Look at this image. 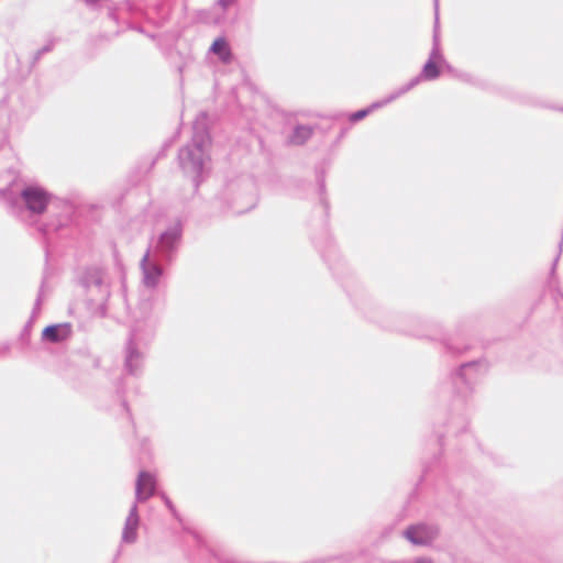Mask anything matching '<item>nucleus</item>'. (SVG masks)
<instances>
[{
  "mask_svg": "<svg viewBox=\"0 0 563 563\" xmlns=\"http://www.w3.org/2000/svg\"><path fill=\"white\" fill-rule=\"evenodd\" d=\"M211 51L217 54L222 62L229 63L231 60V51L229 44L223 37L214 40Z\"/></svg>",
  "mask_w": 563,
  "mask_h": 563,
  "instance_id": "5",
  "label": "nucleus"
},
{
  "mask_svg": "<svg viewBox=\"0 0 563 563\" xmlns=\"http://www.w3.org/2000/svg\"><path fill=\"white\" fill-rule=\"evenodd\" d=\"M155 478L147 472H141L136 481V496L141 500H146L155 492Z\"/></svg>",
  "mask_w": 563,
  "mask_h": 563,
  "instance_id": "2",
  "label": "nucleus"
},
{
  "mask_svg": "<svg viewBox=\"0 0 563 563\" xmlns=\"http://www.w3.org/2000/svg\"><path fill=\"white\" fill-rule=\"evenodd\" d=\"M71 334V327L68 323L54 324L46 327L43 332V339L49 342H62L68 339Z\"/></svg>",
  "mask_w": 563,
  "mask_h": 563,
  "instance_id": "3",
  "label": "nucleus"
},
{
  "mask_svg": "<svg viewBox=\"0 0 563 563\" xmlns=\"http://www.w3.org/2000/svg\"><path fill=\"white\" fill-rule=\"evenodd\" d=\"M312 135V129L309 126H297L295 129L294 135L291 136V143L296 145H300L305 143Z\"/></svg>",
  "mask_w": 563,
  "mask_h": 563,
  "instance_id": "7",
  "label": "nucleus"
},
{
  "mask_svg": "<svg viewBox=\"0 0 563 563\" xmlns=\"http://www.w3.org/2000/svg\"><path fill=\"white\" fill-rule=\"evenodd\" d=\"M137 536V518L135 515H131L126 519L125 528L123 531V540L128 543H132L136 540Z\"/></svg>",
  "mask_w": 563,
  "mask_h": 563,
  "instance_id": "6",
  "label": "nucleus"
},
{
  "mask_svg": "<svg viewBox=\"0 0 563 563\" xmlns=\"http://www.w3.org/2000/svg\"><path fill=\"white\" fill-rule=\"evenodd\" d=\"M423 77L426 79H434L439 76V67L433 60H429L423 67Z\"/></svg>",
  "mask_w": 563,
  "mask_h": 563,
  "instance_id": "8",
  "label": "nucleus"
},
{
  "mask_svg": "<svg viewBox=\"0 0 563 563\" xmlns=\"http://www.w3.org/2000/svg\"><path fill=\"white\" fill-rule=\"evenodd\" d=\"M369 113V109H364V110H360V111H356L354 113H352L350 115V121L352 122H356L358 120H362L363 118H365L367 114Z\"/></svg>",
  "mask_w": 563,
  "mask_h": 563,
  "instance_id": "9",
  "label": "nucleus"
},
{
  "mask_svg": "<svg viewBox=\"0 0 563 563\" xmlns=\"http://www.w3.org/2000/svg\"><path fill=\"white\" fill-rule=\"evenodd\" d=\"M22 198L27 209L35 213H43L49 202V195L41 187H27L22 191Z\"/></svg>",
  "mask_w": 563,
  "mask_h": 563,
  "instance_id": "1",
  "label": "nucleus"
},
{
  "mask_svg": "<svg viewBox=\"0 0 563 563\" xmlns=\"http://www.w3.org/2000/svg\"><path fill=\"white\" fill-rule=\"evenodd\" d=\"M433 531L426 526H412L407 529L406 537L415 544H424L433 538Z\"/></svg>",
  "mask_w": 563,
  "mask_h": 563,
  "instance_id": "4",
  "label": "nucleus"
}]
</instances>
